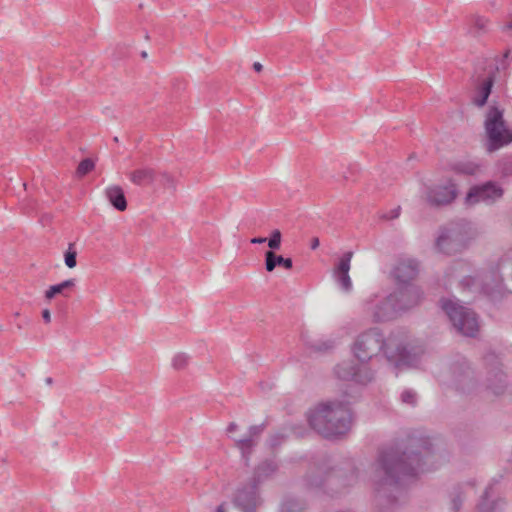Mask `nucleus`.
<instances>
[{"label": "nucleus", "instance_id": "nucleus-20", "mask_svg": "<svg viewBox=\"0 0 512 512\" xmlns=\"http://www.w3.org/2000/svg\"><path fill=\"white\" fill-rule=\"evenodd\" d=\"M277 265L283 266L285 269L290 270L293 267L291 258H284L281 255H277L274 251L269 250L265 253V269L267 272H272Z\"/></svg>", "mask_w": 512, "mask_h": 512}, {"label": "nucleus", "instance_id": "nucleus-43", "mask_svg": "<svg viewBox=\"0 0 512 512\" xmlns=\"http://www.w3.org/2000/svg\"><path fill=\"white\" fill-rule=\"evenodd\" d=\"M216 512H226L225 505L221 504L217 507Z\"/></svg>", "mask_w": 512, "mask_h": 512}, {"label": "nucleus", "instance_id": "nucleus-7", "mask_svg": "<svg viewBox=\"0 0 512 512\" xmlns=\"http://www.w3.org/2000/svg\"><path fill=\"white\" fill-rule=\"evenodd\" d=\"M375 298L376 296L372 295L363 302V310L374 323L390 321L399 315L392 293L379 301Z\"/></svg>", "mask_w": 512, "mask_h": 512}, {"label": "nucleus", "instance_id": "nucleus-17", "mask_svg": "<svg viewBox=\"0 0 512 512\" xmlns=\"http://www.w3.org/2000/svg\"><path fill=\"white\" fill-rule=\"evenodd\" d=\"M494 85L493 76H489L484 78L475 88L474 96L472 98V103L481 108L486 103L491 94L492 87Z\"/></svg>", "mask_w": 512, "mask_h": 512}, {"label": "nucleus", "instance_id": "nucleus-40", "mask_svg": "<svg viewBox=\"0 0 512 512\" xmlns=\"http://www.w3.org/2000/svg\"><path fill=\"white\" fill-rule=\"evenodd\" d=\"M400 214V208H396L391 211V215L389 216L390 219L397 218Z\"/></svg>", "mask_w": 512, "mask_h": 512}, {"label": "nucleus", "instance_id": "nucleus-44", "mask_svg": "<svg viewBox=\"0 0 512 512\" xmlns=\"http://www.w3.org/2000/svg\"><path fill=\"white\" fill-rule=\"evenodd\" d=\"M454 510L455 512H458L459 510V503L456 500H454Z\"/></svg>", "mask_w": 512, "mask_h": 512}, {"label": "nucleus", "instance_id": "nucleus-3", "mask_svg": "<svg viewBox=\"0 0 512 512\" xmlns=\"http://www.w3.org/2000/svg\"><path fill=\"white\" fill-rule=\"evenodd\" d=\"M310 426L324 437L345 434L352 424V413L348 403L327 400L318 403L307 414Z\"/></svg>", "mask_w": 512, "mask_h": 512}, {"label": "nucleus", "instance_id": "nucleus-30", "mask_svg": "<svg viewBox=\"0 0 512 512\" xmlns=\"http://www.w3.org/2000/svg\"><path fill=\"white\" fill-rule=\"evenodd\" d=\"M473 26L477 31L484 32L487 30L489 25V20L480 15L473 16L472 18Z\"/></svg>", "mask_w": 512, "mask_h": 512}, {"label": "nucleus", "instance_id": "nucleus-42", "mask_svg": "<svg viewBox=\"0 0 512 512\" xmlns=\"http://www.w3.org/2000/svg\"><path fill=\"white\" fill-rule=\"evenodd\" d=\"M351 473H350V480H349V483L354 481L356 479V475H355V472L354 470L351 468L350 469Z\"/></svg>", "mask_w": 512, "mask_h": 512}, {"label": "nucleus", "instance_id": "nucleus-15", "mask_svg": "<svg viewBox=\"0 0 512 512\" xmlns=\"http://www.w3.org/2000/svg\"><path fill=\"white\" fill-rule=\"evenodd\" d=\"M418 272L419 268L416 261L403 259L396 264L393 275L399 285L408 286L417 277Z\"/></svg>", "mask_w": 512, "mask_h": 512}, {"label": "nucleus", "instance_id": "nucleus-29", "mask_svg": "<svg viewBox=\"0 0 512 512\" xmlns=\"http://www.w3.org/2000/svg\"><path fill=\"white\" fill-rule=\"evenodd\" d=\"M268 246L271 250H278L280 249L281 242H282V233L279 229H274L271 232L270 237L267 239Z\"/></svg>", "mask_w": 512, "mask_h": 512}, {"label": "nucleus", "instance_id": "nucleus-35", "mask_svg": "<svg viewBox=\"0 0 512 512\" xmlns=\"http://www.w3.org/2000/svg\"><path fill=\"white\" fill-rule=\"evenodd\" d=\"M42 318L44 320L45 323H50L51 322V313L48 309H44L42 311Z\"/></svg>", "mask_w": 512, "mask_h": 512}, {"label": "nucleus", "instance_id": "nucleus-46", "mask_svg": "<svg viewBox=\"0 0 512 512\" xmlns=\"http://www.w3.org/2000/svg\"><path fill=\"white\" fill-rule=\"evenodd\" d=\"M335 476H336L337 478H340V477H342V474L340 473V471H338V470H337V471H336V475H335Z\"/></svg>", "mask_w": 512, "mask_h": 512}, {"label": "nucleus", "instance_id": "nucleus-9", "mask_svg": "<svg viewBox=\"0 0 512 512\" xmlns=\"http://www.w3.org/2000/svg\"><path fill=\"white\" fill-rule=\"evenodd\" d=\"M425 197L431 205L441 206L450 204L457 197L456 184L451 179H444L438 184L427 187Z\"/></svg>", "mask_w": 512, "mask_h": 512}, {"label": "nucleus", "instance_id": "nucleus-49", "mask_svg": "<svg viewBox=\"0 0 512 512\" xmlns=\"http://www.w3.org/2000/svg\"><path fill=\"white\" fill-rule=\"evenodd\" d=\"M2 331V325H0V332Z\"/></svg>", "mask_w": 512, "mask_h": 512}, {"label": "nucleus", "instance_id": "nucleus-45", "mask_svg": "<svg viewBox=\"0 0 512 512\" xmlns=\"http://www.w3.org/2000/svg\"><path fill=\"white\" fill-rule=\"evenodd\" d=\"M506 288H507V289L511 292V294H512V283L508 282V283L506 284Z\"/></svg>", "mask_w": 512, "mask_h": 512}, {"label": "nucleus", "instance_id": "nucleus-12", "mask_svg": "<svg viewBox=\"0 0 512 512\" xmlns=\"http://www.w3.org/2000/svg\"><path fill=\"white\" fill-rule=\"evenodd\" d=\"M258 482L252 478L247 484L240 487L234 497V503L245 512L253 511L260 504Z\"/></svg>", "mask_w": 512, "mask_h": 512}, {"label": "nucleus", "instance_id": "nucleus-6", "mask_svg": "<svg viewBox=\"0 0 512 512\" xmlns=\"http://www.w3.org/2000/svg\"><path fill=\"white\" fill-rule=\"evenodd\" d=\"M441 306L457 332L467 337H474L478 333V318L470 308L452 299L442 300Z\"/></svg>", "mask_w": 512, "mask_h": 512}, {"label": "nucleus", "instance_id": "nucleus-8", "mask_svg": "<svg viewBox=\"0 0 512 512\" xmlns=\"http://www.w3.org/2000/svg\"><path fill=\"white\" fill-rule=\"evenodd\" d=\"M337 378L366 385L374 378V372L365 365H357L351 360L343 361L335 367Z\"/></svg>", "mask_w": 512, "mask_h": 512}, {"label": "nucleus", "instance_id": "nucleus-41", "mask_svg": "<svg viewBox=\"0 0 512 512\" xmlns=\"http://www.w3.org/2000/svg\"><path fill=\"white\" fill-rule=\"evenodd\" d=\"M253 68H254V70H255L256 72H261V71H262V69H263V66H262V64H261V63H259V62H255V63L253 64Z\"/></svg>", "mask_w": 512, "mask_h": 512}, {"label": "nucleus", "instance_id": "nucleus-38", "mask_svg": "<svg viewBox=\"0 0 512 512\" xmlns=\"http://www.w3.org/2000/svg\"><path fill=\"white\" fill-rule=\"evenodd\" d=\"M320 241L318 237H314L311 240V249L315 250L319 247Z\"/></svg>", "mask_w": 512, "mask_h": 512}, {"label": "nucleus", "instance_id": "nucleus-27", "mask_svg": "<svg viewBox=\"0 0 512 512\" xmlns=\"http://www.w3.org/2000/svg\"><path fill=\"white\" fill-rule=\"evenodd\" d=\"M76 257H77V251L75 250V246L73 243H70L68 245V249L64 253L65 265L70 269L76 267V265H77Z\"/></svg>", "mask_w": 512, "mask_h": 512}, {"label": "nucleus", "instance_id": "nucleus-1", "mask_svg": "<svg viewBox=\"0 0 512 512\" xmlns=\"http://www.w3.org/2000/svg\"><path fill=\"white\" fill-rule=\"evenodd\" d=\"M432 446L429 437L411 436L405 445L381 452L372 473L379 503L387 491L397 489L398 483L424 471V458L430 455Z\"/></svg>", "mask_w": 512, "mask_h": 512}, {"label": "nucleus", "instance_id": "nucleus-24", "mask_svg": "<svg viewBox=\"0 0 512 512\" xmlns=\"http://www.w3.org/2000/svg\"><path fill=\"white\" fill-rule=\"evenodd\" d=\"M190 362V356L185 352L176 353L171 360L172 368L176 371L185 370Z\"/></svg>", "mask_w": 512, "mask_h": 512}, {"label": "nucleus", "instance_id": "nucleus-14", "mask_svg": "<svg viewBox=\"0 0 512 512\" xmlns=\"http://www.w3.org/2000/svg\"><path fill=\"white\" fill-rule=\"evenodd\" d=\"M264 431V425H252L249 427L247 435L242 438H233L235 446L241 451L242 456L248 459L252 450L257 446L260 436Z\"/></svg>", "mask_w": 512, "mask_h": 512}, {"label": "nucleus", "instance_id": "nucleus-21", "mask_svg": "<svg viewBox=\"0 0 512 512\" xmlns=\"http://www.w3.org/2000/svg\"><path fill=\"white\" fill-rule=\"evenodd\" d=\"M75 285L76 280L73 278L64 280L59 284L52 285L45 291V298L47 300H51L58 294H61L64 297H69V293L67 291L72 289Z\"/></svg>", "mask_w": 512, "mask_h": 512}, {"label": "nucleus", "instance_id": "nucleus-10", "mask_svg": "<svg viewBox=\"0 0 512 512\" xmlns=\"http://www.w3.org/2000/svg\"><path fill=\"white\" fill-rule=\"evenodd\" d=\"M392 295L399 314L418 306L423 298L422 290L415 285L399 287Z\"/></svg>", "mask_w": 512, "mask_h": 512}, {"label": "nucleus", "instance_id": "nucleus-48", "mask_svg": "<svg viewBox=\"0 0 512 512\" xmlns=\"http://www.w3.org/2000/svg\"><path fill=\"white\" fill-rule=\"evenodd\" d=\"M322 482L321 481H314L312 482L313 485H320Z\"/></svg>", "mask_w": 512, "mask_h": 512}, {"label": "nucleus", "instance_id": "nucleus-13", "mask_svg": "<svg viewBox=\"0 0 512 512\" xmlns=\"http://www.w3.org/2000/svg\"><path fill=\"white\" fill-rule=\"evenodd\" d=\"M452 376L453 385L457 390L463 393L471 392L476 386L473 371L467 364H461L453 367Z\"/></svg>", "mask_w": 512, "mask_h": 512}, {"label": "nucleus", "instance_id": "nucleus-33", "mask_svg": "<svg viewBox=\"0 0 512 512\" xmlns=\"http://www.w3.org/2000/svg\"><path fill=\"white\" fill-rule=\"evenodd\" d=\"M512 59V50L511 49H506L500 59L498 60L499 62V66H498V69L499 68H502V69H506L509 65V61Z\"/></svg>", "mask_w": 512, "mask_h": 512}, {"label": "nucleus", "instance_id": "nucleus-4", "mask_svg": "<svg viewBox=\"0 0 512 512\" xmlns=\"http://www.w3.org/2000/svg\"><path fill=\"white\" fill-rule=\"evenodd\" d=\"M503 115L504 110L496 103L491 104L486 112L484 127L489 152H494L512 142V128L507 127Z\"/></svg>", "mask_w": 512, "mask_h": 512}, {"label": "nucleus", "instance_id": "nucleus-5", "mask_svg": "<svg viewBox=\"0 0 512 512\" xmlns=\"http://www.w3.org/2000/svg\"><path fill=\"white\" fill-rule=\"evenodd\" d=\"M476 237V231L468 222H459L444 228L436 240L439 251L454 254L465 249Z\"/></svg>", "mask_w": 512, "mask_h": 512}, {"label": "nucleus", "instance_id": "nucleus-28", "mask_svg": "<svg viewBox=\"0 0 512 512\" xmlns=\"http://www.w3.org/2000/svg\"><path fill=\"white\" fill-rule=\"evenodd\" d=\"M95 167V163L93 160L86 158L82 160L76 170V174L78 177H83L89 172H91Z\"/></svg>", "mask_w": 512, "mask_h": 512}, {"label": "nucleus", "instance_id": "nucleus-26", "mask_svg": "<svg viewBox=\"0 0 512 512\" xmlns=\"http://www.w3.org/2000/svg\"><path fill=\"white\" fill-rule=\"evenodd\" d=\"M468 271V264L463 261L454 262L447 270V277L461 276Z\"/></svg>", "mask_w": 512, "mask_h": 512}, {"label": "nucleus", "instance_id": "nucleus-19", "mask_svg": "<svg viewBox=\"0 0 512 512\" xmlns=\"http://www.w3.org/2000/svg\"><path fill=\"white\" fill-rule=\"evenodd\" d=\"M156 176V170L148 166L137 168L129 173L130 181L137 186L153 184Z\"/></svg>", "mask_w": 512, "mask_h": 512}, {"label": "nucleus", "instance_id": "nucleus-39", "mask_svg": "<svg viewBox=\"0 0 512 512\" xmlns=\"http://www.w3.org/2000/svg\"><path fill=\"white\" fill-rule=\"evenodd\" d=\"M238 429V425L234 422L230 423L227 427V432L228 433H233L235 432L236 430Z\"/></svg>", "mask_w": 512, "mask_h": 512}, {"label": "nucleus", "instance_id": "nucleus-18", "mask_svg": "<svg viewBox=\"0 0 512 512\" xmlns=\"http://www.w3.org/2000/svg\"><path fill=\"white\" fill-rule=\"evenodd\" d=\"M104 195L108 202L118 211L127 209V200L124 190L119 185H110L104 190Z\"/></svg>", "mask_w": 512, "mask_h": 512}, {"label": "nucleus", "instance_id": "nucleus-25", "mask_svg": "<svg viewBox=\"0 0 512 512\" xmlns=\"http://www.w3.org/2000/svg\"><path fill=\"white\" fill-rule=\"evenodd\" d=\"M160 177V183L163 188L170 189V190H176L177 188V180L170 172L167 171H161L158 173Z\"/></svg>", "mask_w": 512, "mask_h": 512}, {"label": "nucleus", "instance_id": "nucleus-31", "mask_svg": "<svg viewBox=\"0 0 512 512\" xmlns=\"http://www.w3.org/2000/svg\"><path fill=\"white\" fill-rule=\"evenodd\" d=\"M478 165L473 162L458 163L456 170L465 174H474L478 171Z\"/></svg>", "mask_w": 512, "mask_h": 512}, {"label": "nucleus", "instance_id": "nucleus-32", "mask_svg": "<svg viewBox=\"0 0 512 512\" xmlns=\"http://www.w3.org/2000/svg\"><path fill=\"white\" fill-rule=\"evenodd\" d=\"M401 401L408 405H415L417 401L416 393L412 390H405L401 394Z\"/></svg>", "mask_w": 512, "mask_h": 512}, {"label": "nucleus", "instance_id": "nucleus-37", "mask_svg": "<svg viewBox=\"0 0 512 512\" xmlns=\"http://www.w3.org/2000/svg\"><path fill=\"white\" fill-rule=\"evenodd\" d=\"M267 241V238L264 237H256L251 239L252 244H262Z\"/></svg>", "mask_w": 512, "mask_h": 512}, {"label": "nucleus", "instance_id": "nucleus-23", "mask_svg": "<svg viewBox=\"0 0 512 512\" xmlns=\"http://www.w3.org/2000/svg\"><path fill=\"white\" fill-rule=\"evenodd\" d=\"M277 470V466L275 463L266 461L260 464L256 471L253 478L256 479V481L259 483L261 479L267 478L270 475H272Z\"/></svg>", "mask_w": 512, "mask_h": 512}, {"label": "nucleus", "instance_id": "nucleus-2", "mask_svg": "<svg viewBox=\"0 0 512 512\" xmlns=\"http://www.w3.org/2000/svg\"><path fill=\"white\" fill-rule=\"evenodd\" d=\"M351 350L361 363H367L383 353L387 361L396 368L415 365L421 353L420 348L413 345L406 331L394 330L385 337L382 330L377 327L358 334Z\"/></svg>", "mask_w": 512, "mask_h": 512}, {"label": "nucleus", "instance_id": "nucleus-34", "mask_svg": "<svg viewBox=\"0 0 512 512\" xmlns=\"http://www.w3.org/2000/svg\"><path fill=\"white\" fill-rule=\"evenodd\" d=\"M280 512H296V505L293 503H284L281 506Z\"/></svg>", "mask_w": 512, "mask_h": 512}, {"label": "nucleus", "instance_id": "nucleus-22", "mask_svg": "<svg viewBox=\"0 0 512 512\" xmlns=\"http://www.w3.org/2000/svg\"><path fill=\"white\" fill-rule=\"evenodd\" d=\"M495 383L492 382L491 379H489L488 388L495 394L500 395L504 393L506 389V376L503 372L498 371L494 375Z\"/></svg>", "mask_w": 512, "mask_h": 512}, {"label": "nucleus", "instance_id": "nucleus-47", "mask_svg": "<svg viewBox=\"0 0 512 512\" xmlns=\"http://www.w3.org/2000/svg\"><path fill=\"white\" fill-rule=\"evenodd\" d=\"M46 383L50 385L52 383V378H47Z\"/></svg>", "mask_w": 512, "mask_h": 512}, {"label": "nucleus", "instance_id": "nucleus-16", "mask_svg": "<svg viewBox=\"0 0 512 512\" xmlns=\"http://www.w3.org/2000/svg\"><path fill=\"white\" fill-rule=\"evenodd\" d=\"M353 257L352 252H346L339 260L338 264L335 266L333 270V276L336 279L337 283L340 285L341 289L345 292H350L352 290V281L349 276L351 259Z\"/></svg>", "mask_w": 512, "mask_h": 512}, {"label": "nucleus", "instance_id": "nucleus-36", "mask_svg": "<svg viewBox=\"0 0 512 512\" xmlns=\"http://www.w3.org/2000/svg\"><path fill=\"white\" fill-rule=\"evenodd\" d=\"M503 31H512V16L505 22L502 27Z\"/></svg>", "mask_w": 512, "mask_h": 512}, {"label": "nucleus", "instance_id": "nucleus-11", "mask_svg": "<svg viewBox=\"0 0 512 512\" xmlns=\"http://www.w3.org/2000/svg\"><path fill=\"white\" fill-rule=\"evenodd\" d=\"M503 195L502 188L494 182H487L483 185L474 186L467 194L466 202L468 204H477L480 202L491 204L500 199Z\"/></svg>", "mask_w": 512, "mask_h": 512}]
</instances>
